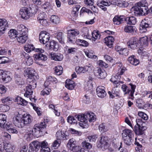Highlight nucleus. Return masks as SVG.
Here are the masks:
<instances>
[{
    "mask_svg": "<svg viewBox=\"0 0 152 152\" xmlns=\"http://www.w3.org/2000/svg\"><path fill=\"white\" fill-rule=\"evenodd\" d=\"M79 121V125L82 128L88 127V122H94L95 121L96 117L92 113L87 112L84 114H80L76 117Z\"/></svg>",
    "mask_w": 152,
    "mask_h": 152,
    "instance_id": "nucleus-1",
    "label": "nucleus"
},
{
    "mask_svg": "<svg viewBox=\"0 0 152 152\" xmlns=\"http://www.w3.org/2000/svg\"><path fill=\"white\" fill-rule=\"evenodd\" d=\"M24 50L27 53H30L32 51L34 50L35 52H38V53L34 54L33 57L35 60L38 61H45L47 59V57L45 55H44L42 53L44 51L40 48H35L33 45H26L24 46Z\"/></svg>",
    "mask_w": 152,
    "mask_h": 152,
    "instance_id": "nucleus-2",
    "label": "nucleus"
},
{
    "mask_svg": "<svg viewBox=\"0 0 152 152\" xmlns=\"http://www.w3.org/2000/svg\"><path fill=\"white\" fill-rule=\"evenodd\" d=\"M135 15L137 16L145 15L149 12L148 7H134L132 8Z\"/></svg>",
    "mask_w": 152,
    "mask_h": 152,
    "instance_id": "nucleus-3",
    "label": "nucleus"
},
{
    "mask_svg": "<svg viewBox=\"0 0 152 152\" xmlns=\"http://www.w3.org/2000/svg\"><path fill=\"white\" fill-rule=\"evenodd\" d=\"M127 45L129 48L134 50L140 46L139 40L135 37H132L127 42Z\"/></svg>",
    "mask_w": 152,
    "mask_h": 152,
    "instance_id": "nucleus-4",
    "label": "nucleus"
},
{
    "mask_svg": "<svg viewBox=\"0 0 152 152\" xmlns=\"http://www.w3.org/2000/svg\"><path fill=\"white\" fill-rule=\"evenodd\" d=\"M109 139L107 136H102L99 142V144L97 145L99 148H101L102 150H105L109 146Z\"/></svg>",
    "mask_w": 152,
    "mask_h": 152,
    "instance_id": "nucleus-5",
    "label": "nucleus"
},
{
    "mask_svg": "<svg viewBox=\"0 0 152 152\" xmlns=\"http://www.w3.org/2000/svg\"><path fill=\"white\" fill-rule=\"evenodd\" d=\"M2 79L3 82L7 83L12 80V77L8 72L0 69V80Z\"/></svg>",
    "mask_w": 152,
    "mask_h": 152,
    "instance_id": "nucleus-6",
    "label": "nucleus"
},
{
    "mask_svg": "<svg viewBox=\"0 0 152 152\" xmlns=\"http://www.w3.org/2000/svg\"><path fill=\"white\" fill-rule=\"evenodd\" d=\"M50 38V34L45 31H41L39 35V41L43 44L48 43Z\"/></svg>",
    "mask_w": 152,
    "mask_h": 152,
    "instance_id": "nucleus-7",
    "label": "nucleus"
},
{
    "mask_svg": "<svg viewBox=\"0 0 152 152\" xmlns=\"http://www.w3.org/2000/svg\"><path fill=\"white\" fill-rule=\"evenodd\" d=\"M79 34L78 31L77 30H72L68 34L67 41L71 43H74L75 42L76 37Z\"/></svg>",
    "mask_w": 152,
    "mask_h": 152,
    "instance_id": "nucleus-8",
    "label": "nucleus"
},
{
    "mask_svg": "<svg viewBox=\"0 0 152 152\" xmlns=\"http://www.w3.org/2000/svg\"><path fill=\"white\" fill-rule=\"evenodd\" d=\"M45 48L48 50H52L56 51L59 48V45L56 42L52 40L49 42L45 45Z\"/></svg>",
    "mask_w": 152,
    "mask_h": 152,
    "instance_id": "nucleus-9",
    "label": "nucleus"
},
{
    "mask_svg": "<svg viewBox=\"0 0 152 152\" xmlns=\"http://www.w3.org/2000/svg\"><path fill=\"white\" fill-rule=\"evenodd\" d=\"M13 122L16 126L19 128H22L24 126L20 115H18L14 116L13 118Z\"/></svg>",
    "mask_w": 152,
    "mask_h": 152,
    "instance_id": "nucleus-10",
    "label": "nucleus"
},
{
    "mask_svg": "<svg viewBox=\"0 0 152 152\" xmlns=\"http://www.w3.org/2000/svg\"><path fill=\"white\" fill-rule=\"evenodd\" d=\"M20 14L22 18L25 20L28 19L31 15L30 10H28V8L26 7H23L20 9Z\"/></svg>",
    "mask_w": 152,
    "mask_h": 152,
    "instance_id": "nucleus-11",
    "label": "nucleus"
},
{
    "mask_svg": "<svg viewBox=\"0 0 152 152\" xmlns=\"http://www.w3.org/2000/svg\"><path fill=\"white\" fill-rule=\"evenodd\" d=\"M40 145L38 141L33 142L29 144L28 152H37L40 148Z\"/></svg>",
    "mask_w": 152,
    "mask_h": 152,
    "instance_id": "nucleus-12",
    "label": "nucleus"
},
{
    "mask_svg": "<svg viewBox=\"0 0 152 152\" xmlns=\"http://www.w3.org/2000/svg\"><path fill=\"white\" fill-rule=\"evenodd\" d=\"M35 71L31 68H27L24 72V76L27 78V79H34Z\"/></svg>",
    "mask_w": 152,
    "mask_h": 152,
    "instance_id": "nucleus-13",
    "label": "nucleus"
},
{
    "mask_svg": "<svg viewBox=\"0 0 152 152\" xmlns=\"http://www.w3.org/2000/svg\"><path fill=\"white\" fill-rule=\"evenodd\" d=\"M105 89V88L103 86H100L97 87L96 91L97 96L101 98L105 97L107 93Z\"/></svg>",
    "mask_w": 152,
    "mask_h": 152,
    "instance_id": "nucleus-14",
    "label": "nucleus"
},
{
    "mask_svg": "<svg viewBox=\"0 0 152 152\" xmlns=\"http://www.w3.org/2000/svg\"><path fill=\"white\" fill-rule=\"evenodd\" d=\"M94 73L98 77L101 79H104L106 76V72L100 68H97Z\"/></svg>",
    "mask_w": 152,
    "mask_h": 152,
    "instance_id": "nucleus-15",
    "label": "nucleus"
},
{
    "mask_svg": "<svg viewBox=\"0 0 152 152\" xmlns=\"http://www.w3.org/2000/svg\"><path fill=\"white\" fill-rule=\"evenodd\" d=\"M146 129L145 126H142L135 125L134 127L133 130L136 134L137 135H141L143 133L144 131Z\"/></svg>",
    "mask_w": 152,
    "mask_h": 152,
    "instance_id": "nucleus-16",
    "label": "nucleus"
},
{
    "mask_svg": "<svg viewBox=\"0 0 152 152\" xmlns=\"http://www.w3.org/2000/svg\"><path fill=\"white\" fill-rule=\"evenodd\" d=\"M125 21V16L124 15L115 16L113 19L115 24L119 25Z\"/></svg>",
    "mask_w": 152,
    "mask_h": 152,
    "instance_id": "nucleus-17",
    "label": "nucleus"
},
{
    "mask_svg": "<svg viewBox=\"0 0 152 152\" xmlns=\"http://www.w3.org/2000/svg\"><path fill=\"white\" fill-rule=\"evenodd\" d=\"M114 40V38L111 36H109L104 39V42L109 47H112Z\"/></svg>",
    "mask_w": 152,
    "mask_h": 152,
    "instance_id": "nucleus-18",
    "label": "nucleus"
},
{
    "mask_svg": "<svg viewBox=\"0 0 152 152\" xmlns=\"http://www.w3.org/2000/svg\"><path fill=\"white\" fill-rule=\"evenodd\" d=\"M17 32L19 34H27L28 29L23 24H20L17 26Z\"/></svg>",
    "mask_w": 152,
    "mask_h": 152,
    "instance_id": "nucleus-19",
    "label": "nucleus"
},
{
    "mask_svg": "<svg viewBox=\"0 0 152 152\" xmlns=\"http://www.w3.org/2000/svg\"><path fill=\"white\" fill-rule=\"evenodd\" d=\"M49 56L52 59L56 61H61L63 58V56L62 54L56 53H51Z\"/></svg>",
    "mask_w": 152,
    "mask_h": 152,
    "instance_id": "nucleus-20",
    "label": "nucleus"
},
{
    "mask_svg": "<svg viewBox=\"0 0 152 152\" xmlns=\"http://www.w3.org/2000/svg\"><path fill=\"white\" fill-rule=\"evenodd\" d=\"M152 26V23L150 20H148L147 22L143 21L142 22L141 26L140 28V29L143 30V32H145L146 31V28L150 27Z\"/></svg>",
    "mask_w": 152,
    "mask_h": 152,
    "instance_id": "nucleus-21",
    "label": "nucleus"
},
{
    "mask_svg": "<svg viewBox=\"0 0 152 152\" xmlns=\"http://www.w3.org/2000/svg\"><path fill=\"white\" fill-rule=\"evenodd\" d=\"M24 126L31 122V116L29 115L24 114L22 118Z\"/></svg>",
    "mask_w": 152,
    "mask_h": 152,
    "instance_id": "nucleus-22",
    "label": "nucleus"
},
{
    "mask_svg": "<svg viewBox=\"0 0 152 152\" xmlns=\"http://www.w3.org/2000/svg\"><path fill=\"white\" fill-rule=\"evenodd\" d=\"M39 125L35 124L34 127V128L32 130V132L33 134L36 136L37 137H39L42 134L41 132L42 131L40 129H39L38 126Z\"/></svg>",
    "mask_w": 152,
    "mask_h": 152,
    "instance_id": "nucleus-23",
    "label": "nucleus"
},
{
    "mask_svg": "<svg viewBox=\"0 0 152 152\" xmlns=\"http://www.w3.org/2000/svg\"><path fill=\"white\" fill-rule=\"evenodd\" d=\"M139 40L140 46H142L145 47L148 45V38L146 36L140 38Z\"/></svg>",
    "mask_w": 152,
    "mask_h": 152,
    "instance_id": "nucleus-24",
    "label": "nucleus"
},
{
    "mask_svg": "<svg viewBox=\"0 0 152 152\" xmlns=\"http://www.w3.org/2000/svg\"><path fill=\"white\" fill-rule=\"evenodd\" d=\"M27 34H19L18 36L16 39L18 42L22 43H25L28 39V37Z\"/></svg>",
    "mask_w": 152,
    "mask_h": 152,
    "instance_id": "nucleus-25",
    "label": "nucleus"
},
{
    "mask_svg": "<svg viewBox=\"0 0 152 152\" xmlns=\"http://www.w3.org/2000/svg\"><path fill=\"white\" fill-rule=\"evenodd\" d=\"M134 136L133 137H129L123 138L124 143L126 145L128 146L132 144L134 140Z\"/></svg>",
    "mask_w": 152,
    "mask_h": 152,
    "instance_id": "nucleus-26",
    "label": "nucleus"
},
{
    "mask_svg": "<svg viewBox=\"0 0 152 152\" xmlns=\"http://www.w3.org/2000/svg\"><path fill=\"white\" fill-rule=\"evenodd\" d=\"M125 21L129 24L135 25L137 22L136 18L133 16L127 18L125 17Z\"/></svg>",
    "mask_w": 152,
    "mask_h": 152,
    "instance_id": "nucleus-27",
    "label": "nucleus"
},
{
    "mask_svg": "<svg viewBox=\"0 0 152 152\" xmlns=\"http://www.w3.org/2000/svg\"><path fill=\"white\" fill-rule=\"evenodd\" d=\"M8 35L12 39H16L18 36V34L15 29H11L8 32Z\"/></svg>",
    "mask_w": 152,
    "mask_h": 152,
    "instance_id": "nucleus-28",
    "label": "nucleus"
},
{
    "mask_svg": "<svg viewBox=\"0 0 152 152\" xmlns=\"http://www.w3.org/2000/svg\"><path fill=\"white\" fill-rule=\"evenodd\" d=\"M122 134L123 138L133 137L134 136L133 132L131 130L129 129H125L123 130Z\"/></svg>",
    "mask_w": 152,
    "mask_h": 152,
    "instance_id": "nucleus-29",
    "label": "nucleus"
},
{
    "mask_svg": "<svg viewBox=\"0 0 152 152\" xmlns=\"http://www.w3.org/2000/svg\"><path fill=\"white\" fill-rule=\"evenodd\" d=\"M56 137L58 140H64L66 139L65 133L61 131H58L56 133Z\"/></svg>",
    "mask_w": 152,
    "mask_h": 152,
    "instance_id": "nucleus-30",
    "label": "nucleus"
},
{
    "mask_svg": "<svg viewBox=\"0 0 152 152\" xmlns=\"http://www.w3.org/2000/svg\"><path fill=\"white\" fill-rule=\"evenodd\" d=\"M74 82L73 81L69 80H67L65 82V86L66 88L69 90H72L74 88Z\"/></svg>",
    "mask_w": 152,
    "mask_h": 152,
    "instance_id": "nucleus-31",
    "label": "nucleus"
},
{
    "mask_svg": "<svg viewBox=\"0 0 152 152\" xmlns=\"http://www.w3.org/2000/svg\"><path fill=\"white\" fill-rule=\"evenodd\" d=\"M15 102H17L18 104L23 106H26L28 103L26 100L19 96L16 98Z\"/></svg>",
    "mask_w": 152,
    "mask_h": 152,
    "instance_id": "nucleus-32",
    "label": "nucleus"
},
{
    "mask_svg": "<svg viewBox=\"0 0 152 152\" xmlns=\"http://www.w3.org/2000/svg\"><path fill=\"white\" fill-rule=\"evenodd\" d=\"M28 10H30L31 16H32L36 13L38 10V7L35 4L32 5L29 8Z\"/></svg>",
    "mask_w": 152,
    "mask_h": 152,
    "instance_id": "nucleus-33",
    "label": "nucleus"
},
{
    "mask_svg": "<svg viewBox=\"0 0 152 152\" xmlns=\"http://www.w3.org/2000/svg\"><path fill=\"white\" fill-rule=\"evenodd\" d=\"M135 27L132 26H126L124 28V31L126 32L132 33L136 31Z\"/></svg>",
    "mask_w": 152,
    "mask_h": 152,
    "instance_id": "nucleus-34",
    "label": "nucleus"
},
{
    "mask_svg": "<svg viewBox=\"0 0 152 152\" xmlns=\"http://www.w3.org/2000/svg\"><path fill=\"white\" fill-rule=\"evenodd\" d=\"M56 37L60 43L61 44L64 43V39L63 37V34L62 32H59L57 33Z\"/></svg>",
    "mask_w": 152,
    "mask_h": 152,
    "instance_id": "nucleus-35",
    "label": "nucleus"
},
{
    "mask_svg": "<svg viewBox=\"0 0 152 152\" xmlns=\"http://www.w3.org/2000/svg\"><path fill=\"white\" fill-rule=\"evenodd\" d=\"M34 89L32 88H31V87L27 86L26 87V91L24 95V96L28 97V96L32 95Z\"/></svg>",
    "mask_w": 152,
    "mask_h": 152,
    "instance_id": "nucleus-36",
    "label": "nucleus"
},
{
    "mask_svg": "<svg viewBox=\"0 0 152 152\" xmlns=\"http://www.w3.org/2000/svg\"><path fill=\"white\" fill-rule=\"evenodd\" d=\"M86 139L81 143V145L83 148L90 150L92 148V145Z\"/></svg>",
    "mask_w": 152,
    "mask_h": 152,
    "instance_id": "nucleus-37",
    "label": "nucleus"
},
{
    "mask_svg": "<svg viewBox=\"0 0 152 152\" xmlns=\"http://www.w3.org/2000/svg\"><path fill=\"white\" fill-rule=\"evenodd\" d=\"M7 116L3 114H0V126H3V124L6 122Z\"/></svg>",
    "mask_w": 152,
    "mask_h": 152,
    "instance_id": "nucleus-38",
    "label": "nucleus"
},
{
    "mask_svg": "<svg viewBox=\"0 0 152 152\" xmlns=\"http://www.w3.org/2000/svg\"><path fill=\"white\" fill-rule=\"evenodd\" d=\"M63 70V68L61 66H57L54 68L55 73L58 75H60L62 74Z\"/></svg>",
    "mask_w": 152,
    "mask_h": 152,
    "instance_id": "nucleus-39",
    "label": "nucleus"
},
{
    "mask_svg": "<svg viewBox=\"0 0 152 152\" xmlns=\"http://www.w3.org/2000/svg\"><path fill=\"white\" fill-rule=\"evenodd\" d=\"M148 4L146 0H141L137 3V5L134 7H147Z\"/></svg>",
    "mask_w": 152,
    "mask_h": 152,
    "instance_id": "nucleus-40",
    "label": "nucleus"
},
{
    "mask_svg": "<svg viewBox=\"0 0 152 152\" xmlns=\"http://www.w3.org/2000/svg\"><path fill=\"white\" fill-rule=\"evenodd\" d=\"M34 79H27V82L28 83H29L28 84V86L31 87L33 89H34L36 87V83L35 80H34Z\"/></svg>",
    "mask_w": 152,
    "mask_h": 152,
    "instance_id": "nucleus-41",
    "label": "nucleus"
},
{
    "mask_svg": "<svg viewBox=\"0 0 152 152\" xmlns=\"http://www.w3.org/2000/svg\"><path fill=\"white\" fill-rule=\"evenodd\" d=\"M4 149L5 151H7L10 152H13L14 149L13 146L10 143L6 144L4 145Z\"/></svg>",
    "mask_w": 152,
    "mask_h": 152,
    "instance_id": "nucleus-42",
    "label": "nucleus"
},
{
    "mask_svg": "<svg viewBox=\"0 0 152 152\" xmlns=\"http://www.w3.org/2000/svg\"><path fill=\"white\" fill-rule=\"evenodd\" d=\"M117 49L119 50V53L122 54L123 55L127 56L128 55L129 53V51L126 48H120V47H118Z\"/></svg>",
    "mask_w": 152,
    "mask_h": 152,
    "instance_id": "nucleus-43",
    "label": "nucleus"
},
{
    "mask_svg": "<svg viewBox=\"0 0 152 152\" xmlns=\"http://www.w3.org/2000/svg\"><path fill=\"white\" fill-rule=\"evenodd\" d=\"M10 108L8 104H1L0 105V111L2 112H6L10 109Z\"/></svg>",
    "mask_w": 152,
    "mask_h": 152,
    "instance_id": "nucleus-44",
    "label": "nucleus"
},
{
    "mask_svg": "<svg viewBox=\"0 0 152 152\" xmlns=\"http://www.w3.org/2000/svg\"><path fill=\"white\" fill-rule=\"evenodd\" d=\"M76 41L77 43L81 46L86 47L88 45V43L84 40L78 39Z\"/></svg>",
    "mask_w": 152,
    "mask_h": 152,
    "instance_id": "nucleus-45",
    "label": "nucleus"
},
{
    "mask_svg": "<svg viewBox=\"0 0 152 152\" xmlns=\"http://www.w3.org/2000/svg\"><path fill=\"white\" fill-rule=\"evenodd\" d=\"M50 21L55 24H57L59 22V18L57 16L53 15L50 18Z\"/></svg>",
    "mask_w": 152,
    "mask_h": 152,
    "instance_id": "nucleus-46",
    "label": "nucleus"
},
{
    "mask_svg": "<svg viewBox=\"0 0 152 152\" xmlns=\"http://www.w3.org/2000/svg\"><path fill=\"white\" fill-rule=\"evenodd\" d=\"M76 141L75 139L72 138L70 139L67 144L68 148L69 149L75 145Z\"/></svg>",
    "mask_w": 152,
    "mask_h": 152,
    "instance_id": "nucleus-47",
    "label": "nucleus"
},
{
    "mask_svg": "<svg viewBox=\"0 0 152 152\" xmlns=\"http://www.w3.org/2000/svg\"><path fill=\"white\" fill-rule=\"evenodd\" d=\"M15 82L17 84L20 85L23 84L22 79L18 75H15Z\"/></svg>",
    "mask_w": 152,
    "mask_h": 152,
    "instance_id": "nucleus-48",
    "label": "nucleus"
},
{
    "mask_svg": "<svg viewBox=\"0 0 152 152\" xmlns=\"http://www.w3.org/2000/svg\"><path fill=\"white\" fill-rule=\"evenodd\" d=\"M46 16L45 13L44 12H42L39 13L38 15L37 18L38 22L45 19L46 18Z\"/></svg>",
    "mask_w": 152,
    "mask_h": 152,
    "instance_id": "nucleus-49",
    "label": "nucleus"
},
{
    "mask_svg": "<svg viewBox=\"0 0 152 152\" xmlns=\"http://www.w3.org/2000/svg\"><path fill=\"white\" fill-rule=\"evenodd\" d=\"M69 149L74 152H77L79 151L80 150V151H82L81 152H84V151L82 150V149H80V147L78 145H75L74 146L71 147V148H70Z\"/></svg>",
    "mask_w": 152,
    "mask_h": 152,
    "instance_id": "nucleus-50",
    "label": "nucleus"
},
{
    "mask_svg": "<svg viewBox=\"0 0 152 152\" xmlns=\"http://www.w3.org/2000/svg\"><path fill=\"white\" fill-rule=\"evenodd\" d=\"M75 70L78 74L81 73H84L86 72L84 67L77 66L75 68Z\"/></svg>",
    "mask_w": 152,
    "mask_h": 152,
    "instance_id": "nucleus-51",
    "label": "nucleus"
},
{
    "mask_svg": "<svg viewBox=\"0 0 152 152\" xmlns=\"http://www.w3.org/2000/svg\"><path fill=\"white\" fill-rule=\"evenodd\" d=\"M139 116L144 120H147L148 118L147 115L142 112H139L138 113Z\"/></svg>",
    "mask_w": 152,
    "mask_h": 152,
    "instance_id": "nucleus-52",
    "label": "nucleus"
},
{
    "mask_svg": "<svg viewBox=\"0 0 152 152\" xmlns=\"http://www.w3.org/2000/svg\"><path fill=\"white\" fill-rule=\"evenodd\" d=\"M99 129L102 132H106L108 130L107 127L105 126L104 124H102L99 126Z\"/></svg>",
    "mask_w": 152,
    "mask_h": 152,
    "instance_id": "nucleus-53",
    "label": "nucleus"
},
{
    "mask_svg": "<svg viewBox=\"0 0 152 152\" xmlns=\"http://www.w3.org/2000/svg\"><path fill=\"white\" fill-rule=\"evenodd\" d=\"M121 88L124 93L125 95L129 94L130 92V89L128 88V87L124 84L122 85Z\"/></svg>",
    "mask_w": 152,
    "mask_h": 152,
    "instance_id": "nucleus-54",
    "label": "nucleus"
},
{
    "mask_svg": "<svg viewBox=\"0 0 152 152\" xmlns=\"http://www.w3.org/2000/svg\"><path fill=\"white\" fill-rule=\"evenodd\" d=\"M51 91V89L50 88H45L42 91H41V94L43 96L45 94L48 95L49 94V93Z\"/></svg>",
    "mask_w": 152,
    "mask_h": 152,
    "instance_id": "nucleus-55",
    "label": "nucleus"
},
{
    "mask_svg": "<svg viewBox=\"0 0 152 152\" xmlns=\"http://www.w3.org/2000/svg\"><path fill=\"white\" fill-rule=\"evenodd\" d=\"M97 63L99 64V66L101 67L107 68L108 67V64L102 60H99L98 61Z\"/></svg>",
    "mask_w": 152,
    "mask_h": 152,
    "instance_id": "nucleus-56",
    "label": "nucleus"
},
{
    "mask_svg": "<svg viewBox=\"0 0 152 152\" xmlns=\"http://www.w3.org/2000/svg\"><path fill=\"white\" fill-rule=\"evenodd\" d=\"M135 144L137 145V147H135V150L139 151V152H142V145L139 144V143L137 142H136Z\"/></svg>",
    "mask_w": 152,
    "mask_h": 152,
    "instance_id": "nucleus-57",
    "label": "nucleus"
},
{
    "mask_svg": "<svg viewBox=\"0 0 152 152\" xmlns=\"http://www.w3.org/2000/svg\"><path fill=\"white\" fill-rule=\"evenodd\" d=\"M121 77V76H117V74L115 76L112 77V78L110 80V81L114 83L115 82H117V81L119 80Z\"/></svg>",
    "mask_w": 152,
    "mask_h": 152,
    "instance_id": "nucleus-58",
    "label": "nucleus"
},
{
    "mask_svg": "<svg viewBox=\"0 0 152 152\" xmlns=\"http://www.w3.org/2000/svg\"><path fill=\"white\" fill-rule=\"evenodd\" d=\"M77 49L75 48H68L67 50V53L69 54H74L76 52Z\"/></svg>",
    "mask_w": 152,
    "mask_h": 152,
    "instance_id": "nucleus-59",
    "label": "nucleus"
},
{
    "mask_svg": "<svg viewBox=\"0 0 152 152\" xmlns=\"http://www.w3.org/2000/svg\"><path fill=\"white\" fill-rule=\"evenodd\" d=\"M97 138L96 135H93L92 136H89L88 138H86V139L87 141H89V142L95 141L96 139Z\"/></svg>",
    "mask_w": 152,
    "mask_h": 152,
    "instance_id": "nucleus-60",
    "label": "nucleus"
},
{
    "mask_svg": "<svg viewBox=\"0 0 152 152\" xmlns=\"http://www.w3.org/2000/svg\"><path fill=\"white\" fill-rule=\"evenodd\" d=\"M136 102L137 106L139 108H140L142 107L143 101L142 99H137L136 100Z\"/></svg>",
    "mask_w": 152,
    "mask_h": 152,
    "instance_id": "nucleus-61",
    "label": "nucleus"
},
{
    "mask_svg": "<svg viewBox=\"0 0 152 152\" xmlns=\"http://www.w3.org/2000/svg\"><path fill=\"white\" fill-rule=\"evenodd\" d=\"M85 4L88 6L93 5L94 3V0H84Z\"/></svg>",
    "mask_w": 152,
    "mask_h": 152,
    "instance_id": "nucleus-62",
    "label": "nucleus"
},
{
    "mask_svg": "<svg viewBox=\"0 0 152 152\" xmlns=\"http://www.w3.org/2000/svg\"><path fill=\"white\" fill-rule=\"evenodd\" d=\"M1 100L2 102L3 103H4V104L6 103L7 104H10L11 101L10 98L9 97H7L4 98L2 99Z\"/></svg>",
    "mask_w": 152,
    "mask_h": 152,
    "instance_id": "nucleus-63",
    "label": "nucleus"
},
{
    "mask_svg": "<svg viewBox=\"0 0 152 152\" xmlns=\"http://www.w3.org/2000/svg\"><path fill=\"white\" fill-rule=\"evenodd\" d=\"M39 22L42 25L44 26H47L48 25L49 23L47 20L45 18L39 21Z\"/></svg>",
    "mask_w": 152,
    "mask_h": 152,
    "instance_id": "nucleus-64",
    "label": "nucleus"
}]
</instances>
